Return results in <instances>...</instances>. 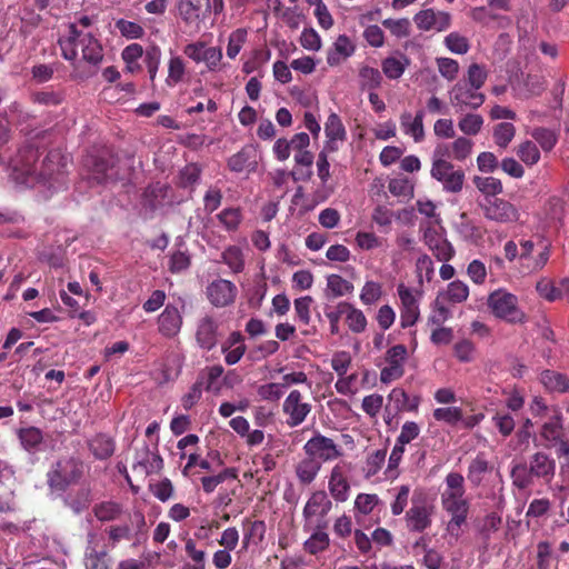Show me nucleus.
Segmentation results:
<instances>
[{"mask_svg": "<svg viewBox=\"0 0 569 569\" xmlns=\"http://www.w3.org/2000/svg\"><path fill=\"white\" fill-rule=\"evenodd\" d=\"M353 289L355 287L350 281L339 274L332 273L327 277V286L323 293L327 300H335L352 293Z\"/></svg>", "mask_w": 569, "mask_h": 569, "instance_id": "c756f323", "label": "nucleus"}, {"mask_svg": "<svg viewBox=\"0 0 569 569\" xmlns=\"http://www.w3.org/2000/svg\"><path fill=\"white\" fill-rule=\"evenodd\" d=\"M488 73L485 67L478 63H471L468 67L467 74L462 80H466L468 86L481 89L487 80Z\"/></svg>", "mask_w": 569, "mask_h": 569, "instance_id": "bf43d9fd", "label": "nucleus"}, {"mask_svg": "<svg viewBox=\"0 0 569 569\" xmlns=\"http://www.w3.org/2000/svg\"><path fill=\"white\" fill-rule=\"evenodd\" d=\"M359 82L362 90H376L381 86L382 74L376 68L363 66L359 70Z\"/></svg>", "mask_w": 569, "mask_h": 569, "instance_id": "a18cd8bd", "label": "nucleus"}, {"mask_svg": "<svg viewBox=\"0 0 569 569\" xmlns=\"http://www.w3.org/2000/svg\"><path fill=\"white\" fill-rule=\"evenodd\" d=\"M217 219L226 231L236 232L243 220L242 210L240 208H226L217 214Z\"/></svg>", "mask_w": 569, "mask_h": 569, "instance_id": "a19ab883", "label": "nucleus"}, {"mask_svg": "<svg viewBox=\"0 0 569 569\" xmlns=\"http://www.w3.org/2000/svg\"><path fill=\"white\" fill-rule=\"evenodd\" d=\"M540 437L546 448H553L565 437L563 416L558 407H553L549 419L540 428Z\"/></svg>", "mask_w": 569, "mask_h": 569, "instance_id": "aec40b11", "label": "nucleus"}, {"mask_svg": "<svg viewBox=\"0 0 569 569\" xmlns=\"http://www.w3.org/2000/svg\"><path fill=\"white\" fill-rule=\"evenodd\" d=\"M516 136V128L510 122H500L493 127L492 137L495 143L506 149Z\"/></svg>", "mask_w": 569, "mask_h": 569, "instance_id": "49530a36", "label": "nucleus"}, {"mask_svg": "<svg viewBox=\"0 0 569 569\" xmlns=\"http://www.w3.org/2000/svg\"><path fill=\"white\" fill-rule=\"evenodd\" d=\"M423 242L438 261L448 262L456 253L442 227L437 229L433 226H428L423 231Z\"/></svg>", "mask_w": 569, "mask_h": 569, "instance_id": "9b49d317", "label": "nucleus"}, {"mask_svg": "<svg viewBox=\"0 0 569 569\" xmlns=\"http://www.w3.org/2000/svg\"><path fill=\"white\" fill-rule=\"evenodd\" d=\"M381 296V284L376 281H367L361 289L360 300L363 305L370 306L379 301Z\"/></svg>", "mask_w": 569, "mask_h": 569, "instance_id": "680f3d73", "label": "nucleus"}, {"mask_svg": "<svg viewBox=\"0 0 569 569\" xmlns=\"http://www.w3.org/2000/svg\"><path fill=\"white\" fill-rule=\"evenodd\" d=\"M177 9L184 24L198 32L211 13V0H179Z\"/></svg>", "mask_w": 569, "mask_h": 569, "instance_id": "6e6552de", "label": "nucleus"}, {"mask_svg": "<svg viewBox=\"0 0 569 569\" xmlns=\"http://www.w3.org/2000/svg\"><path fill=\"white\" fill-rule=\"evenodd\" d=\"M93 513L99 521H113L120 518L122 515V506L116 501H102L94 505Z\"/></svg>", "mask_w": 569, "mask_h": 569, "instance_id": "4c0bfd02", "label": "nucleus"}, {"mask_svg": "<svg viewBox=\"0 0 569 569\" xmlns=\"http://www.w3.org/2000/svg\"><path fill=\"white\" fill-rule=\"evenodd\" d=\"M251 150L243 148L239 152L232 154L227 162L228 168L233 172H242L250 166Z\"/></svg>", "mask_w": 569, "mask_h": 569, "instance_id": "69168bd1", "label": "nucleus"}, {"mask_svg": "<svg viewBox=\"0 0 569 569\" xmlns=\"http://www.w3.org/2000/svg\"><path fill=\"white\" fill-rule=\"evenodd\" d=\"M442 509L450 515V520L447 523V531L449 535L459 538L461 526L466 523L470 503L466 498H441Z\"/></svg>", "mask_w": 569, "mask_h": 569, "instance_id": "4468645a", "label": "nucleus"}, {"mask_svg": "<svg viewBox=\"0 0 569 569\" xmlns=\"http://www.w3.org/2000/svg\"><path fill=\"white\" fill-rule=\"evenodd\" d=\"M491 469L492 466L488 461L486 453L478 452L468 466L467 479L473 487H479Z\"/></svg>", "mask_w": 569, "mask_h": 569, "instance_id": "c85d7f7f", "label": "nucleus"}, {"mask_svg": "<svg viewBox=\"0 0 569 569\" xmlns=\"http://www.w3.org/2000/svg\"><path fill=\"white\" fill-rule=\"evenodd\" d=\"M556 475V460L545 451H537L528 461L512 462L510 478L518 490L531 488L536 480L550 483Z\"/></svg>", "mask_w": 569, "mask_h": 569, "instance_id": "f03ea898", "label": "nucleus"}, {"mask_svg": "<svg viewBox=\"0 0 569 569\" xmlns=\"http://www.w3.org/2000/svg\"><path fill=\"white\" fill-rule=\"evenodd\" d=\"M325 133L327 141L325 147L330 152H337L339 150V142H343L347 139V131L340 117L336 112H331L325 123Z\"/></svg>", "mask_w": 569, "mask_h": 569, "instance_id": "4be33fe9", "label": "nucleus"}, {"mask_svg": "<svg viewBox=\"0 0 569 569\" xmlns=\"http://www.w3.org/2000/svg\"><path fill=\"white\" fill-rule=\"evenodd\" d=\"M218 337L219 322L213 316L206 315L197 321L194 338L201 349L212 350L218 343Z\"/></svg>", "mask_w": 569, "mask_h": 569, "instance_id": "a211bd4d", "label": "nucleus"}, {"mask_svg": "<svg viewBox=\"0 0 569 569\" xmlns=\"http://www.w3.org/2000/svg\"><path fill=\"white\" fill-rule=\"evenodd\" d=\"M430 174L442 184L443 190L447 192L458 193L462 190L465 172L461 169H456L448 160L435 159Z\"/></svg>", "mask_w": 569, "mask_h": 569, "instance_id": "0eeeda50", "label": "nucleus"}, {"mask_svg": "<svg viewBox=\"0 0 569 569\" xmlns=\"http://www.w3.org/2000/svg\"><path fill=\"white\" fill-rule=\"evenodd\" d=\"M223 373L224 369L221 365L207 366L198 372L196 382L204 391L218 395L222 389L221 378Z\"/></svg>", "mask_w": 569, "mask_h": 569, "instance_id": "5701e85b", "label": "nucleus"}, {"mask_svg": "<svg viewBox=\"0 0 569 569\" xmlns=\"http://www.w3.org/2000/svg\"><path fill=\"white\" fill-rule=\"evenodd\" d=\"M473 142L466 137H459L451 143V154L455 160H466L472 151Z\"/></svg>", "mask_w": 569, "mask_h": 569, "instance_id": "052dcab7", "label": "nucleus"}, {"mask_svg": "<svg viewBox=\"0 0 569 569\" xmlns=\"http://www.w3.org/2000/svg\"><path fill=\"white\" fill-rule=\"evenodd\" d=\"M307 456L321 461H331L342 456L341 449L331 438L317 433L303 446Z\"/></svg>", "mask_w": 569, "mask_h": 569, "instance_id": "2eb2a0df", "label": "nucleus"}, {"mask_svg": "<svg viewBox=\"0 0 569 569\" xmlns=\"http://www.w3.org/2000/svg\"><path fill=\"white\" fill-rule=\"evenodd\" d=\"M423 118L422 109L418 110L415 116L408 111L400 116V127L403 133L410 136L416 142H421L425 139Z\"/></svg>", "mask_w": 569, "mask_h": 569, "instance_id": "b1692460", "label": "nucleus"}, {"mask_svg": "<svg viewBox=\"0 0 569 569\" xmlns=\"http://www.w3.org/2000/svg\"><path fill=\"white\" fill-rule=\"evenodd\" d=\"M531 137L539 143L543 151L552 150L558 141L556 132L543 127L535 128L531 131Z\"/></svg>", "mask_w": 569, "mask_h": 569, "instance_id": "3c124183", "label": "nucleus"}, {"mask_svg": "<svg viewBox=\"0 0 569 569\" xmlns=\"http://www.w3.org/2000/svg\"><path fill=\"white\" fill-rule=\"evenodd\" d=\"M388 399L390 402H393L395 412L401 411H417L420 399L418 397L410 398L409 395L401 388H393Z\"/></svg>", "mask_w": 569, "mask_h": 569, "instance_id": "473e14b6", "label": "nucleus"}, {"mask_svg": "<svg viewBox=\"0 0 569 569\" xmlns=\"http://www.w3.org/2000/svg\"><path fill=\"white\" fill-rule=\"evenodd\" d=\"M491 313L509 323H525L526 313L519 308V299L507 289L499 288L489 293L487 299Z\"/></svg>", "mask_w": 569, "mask_h": 569, "instance_id": "423d86ee", "label": "nucleus"}, {"mask_svg": "<svg viewBox=\"0 0 569 569\" xmlns=\"http://www.w3.org/2000/svg\"><path fill=\"white\" fill-rule=\"evenodd\" d=\"M186 73V64L181 57H172L168 63V77L166 82L173 87L182 81Z\"/></svg>", "mask_w": 569, "mask_h": 569, "instance_id": "8fccbe9b", "label": "nucleus"}, {"mask_svg": "<svg viewBox=\"0 0 569 569\" xmlns=\"http://www.w3.org/2000/svg\"><path fill=\"white\" fill-rule=\"evenodd\" d=\"M409 63V59L405 54H401L399 58L388 57L383 59L381 62V68L382 72L388 79L396 80L403 74Z\"/></svg>", "mask_w": 569, "mask_h": 569, "instance_id": "c9c22d12", "label": "nucleus"}, {"mask_svg": "<svg viewBox=\"0 0 569 569\" xmlns=\"http://www.w3.org/2000/svg\"><path fill=\"white\" fill-rule=\"evenodd\" d=\"M345 315L346 323L350 331L355 333H361L366 330L367 318L360 309H357L351 303H349V308Z\"/></svg>", "mask_w": 569, "mask_h": 569, "instance_id": "de8ad7c7", "label": "nucleus"}, {"mask_svg": "<svg viewBox=\"0 0 569 569\" xmlns=\"http://www.w3.org/2000/svg\"><path fill=\"white\" fill-rule=\"evenodd\" d=\"M446 47L456 54H465L469 51L470 44L466 37L458 32H451L445 38Z\"/></svg>", "mask_w": 569, "mask_h": 569, "instance_id": "0e129e2a", "label": "nucleus"}, {"mask_svg": "<svg viewBox=\"0 0 569 569\" xmlns=\"http://www.w3.org/2000/svg\"><path fill=\"white\" fill-rule=\"evenodd\" d=\"M83 462L76 457H63L57 460L47 473V485L52 491L64 492L76 485L83 476Z\"/></svg>", "mask_w": 569, "mask_h": 569, "instance_id": "20e7f679", "label": "nucleus"}, {"mask_svg": "<svg viewBox=\"0 0 569 569\" xmlns=\"http://www.w3.org/2000/svg\"><path fill=\"white\" fill-rule=\"evenodd\" d=\"M397 292L401 302L400 306V323L402 328L412 327L419 319L420 310L418 299L413 295L412 289L403 283H399Z\"/></svg>", "mask_w": 569, "mask_h": 569, "instance_id": "f3484780", "label": "nucleus"}, {"mask_svg": "<svg viewBox=\"0 0 569 569\" xmlns=\"http://www.w3.org/2000/svg\"><path fill=\"white\" fill-rule=\"evenodd\" d=\"M87 446L91 455L97 460H107L111 458L116 451L114 439L107 433H97L87 441Z\"/></svg>", "mask_w": 569, "mask_h": 569, "instance_id": "393cba45", "label": "nucleus"}, {"mask_svg": "<svg viewBox=\"0 0 569 569\" xmlns=\"http://www.w3.org/2000/svg\"><path fill=\"white\" fill-rule=\"evenodd\" d=\"M30 100L32 103L36 104L44 107H57L63 102L64 92L63 90H53L46 88L42 90L31 92Z\"/></svg>", "mask_w": 569, "mask_h": 569, "instance_id": "f704fd0d", "label": "nucleus"}, {"mask_svg": "<svg viewBox=\"0 0 569 569\" xmlns=\"http://www.w3.org/2000/svg\"><path fill=\"white\" fill-rule=\"evenodd\" d=\"M161 60V49L158 46H151L146 50L143 61L147 66L150 80L156 79Z\"/></svg>", "mask_w": 569, "mask_h": 569, "instance_id": "e2e57ef3", "label": "nucleus"}, {"mask_svg": "<svg viewBox=\"0 0 569 569\" xmlns=\"http://www.w3.org/2000/svg\"><path fill=\"white\" fill-rule=\"evenodd\" d=\"M433 418L437 421L446 422L450 426H456L462 420V410L459 407H443L433 410Z\"/></svg>", "mask_w": 569, "mask_h": 569, "instance_id": "6e6d98bb", "label": "nucleus"}, {"mask_svg": "<svg viewBox=\"0 0 569 569\" xmlns=\"http://www.w3.org/2000/svg\"><path fill=\"white\" fill-rule=\"evenodd\" d=\"M476 188L486 196V198H496L495 196L503 191L502 182L495 177H479L473 178Z\"/></svg>", "mask_w": 569, "mask_h": 569, "instance_id": "79ce46f5", "label": "nucleus"}, {"mask_svg": "<svg viewBox=\"0 0 569 569\" xmlns=\"http://www.w3.org/2000/svg\"><path fill=\"white\" fill-rule=\"evenodd\" d=\"M492 422L502 437H509L516 427L513 417L505 411L496 412V415L492 417Z\"/></svg>", "mask_w": 569, "mask_h": 569, "instance_id": "13d9d810", "label": "nucleus"}, {"mask_svg": "<svg viewBox=\"0 0 569 569\" xmlns=\"http://www.w3.org/2000/svg\"><path fill=\"white\" fill-rule=\"evenodd\" d=\"M158 331L166 338H174L179 335L183 318L178 307L172 303H168L163 311L158 317Z\"/></svg>", "mask_w": 569, "mask_h": 569, "instance_id": "412c9836", "label": "nucleus"}, {"mask_svg": "<svg viewBox=\"0 0 569 569\" xmlns=\"http://www.w3.org/2000/svg\"><path fill=\"white\" fill-rule=\"evenodd\" d=\"M332 508V502L323 490L316 491L311 495L303 508V517L310 519L316 515L326 517Z\"/></svg>", "mask_w": 569, "mask_h": 569, "instance_id": "cd10ccee", "label": "nucleus"}, {"mask_svg": "<svg viewBox=\"0 0 569 569\" xmlns=\"http://www.w3.org/2000/svg\"><path fill=\"white\" fill-rule=\"evenodd\" d=\"M38 159L39 151L33 146L20 148L14 158L9 159L12 179L18 183L32 186L38 181H50L54 176L64 172L66 157L59 150H50L40 164Z\"/></svg>", "mask_w": 569, "mask_h": 569, "instance_id": "f257e3e1", "label": "nucleus"}, {"mask_svg": "<svg viewBox=\"0 0 569 569\" xmlns=\"http://www.w3.org/2000/svg\"><path fill=\"white\" fill-rule=\"evenodd\" d=\"M17 435L23 449L29 452L36 451L43 440L42 431L32 426L20 428Z\"/></svg>", "mask_w": 569, "mask_h": 569, "instance_id": "e433bc0d", "label": "nucleus"}, {"mask_svg": "<svg viewBox=\"0 0 569 569\" xmlns=\"http://www.w3.org/2000/svg\"><path fill=\"white\" fill-rule=\"evenodd\" d=\"M540 382L550 392L569 393V377L565 373L546 369L540 373Z\"/></svg>", "mask_w": 569, "mask_h": 569, "instance_id": "7c9ffc66", "label": "nucleus"}, {"mask_svg": "<svg viewBox=\"0 0 569 569\" xmlns=\"http://www.w3.org/2000/svg\"><path fill=\"white\" fill-rule=\"evenodd\" d=\"M442 300L451 303H461L469 297V287L461 280L451 281L445 292L439 295Z\"/></svg>", "mask_w": 569, "mask_h": 569, "instance_id": "58836bf2", "label": "nucleus"}, {"mask_svg": "<svg viewBox=\"0 0 569 569\" xmlns=\"http://www.w3.org/2000/svg\"><path fill=\"white\" fill-rule=\"evenodd\" d=\"M201 176V168L197 163H188L179 174L180 187L187 188L196 184Z\"/></svg>", "mask_w": 569, "mask_h": 569, "instance_id": "774afa93", "label": "nucleus"}, {"mask_svg": "<svg viewBox=\"0 0 569 569\" xmlns=\"http://www.w3.org/2000/svg\"><path fill=\"white\" fill-rule=\"evenodd\" d=\"M446 488L441 492V498L452 499V498H465L466 488H465V478L459 472H449L445 479Z\"/></svg>", "mask_w": 569, "mask_h": 569, "instance_id": "72a5a7b5", "label": "nucleus"}, {"mask_svg": "<svg viewBox=\"0 0 569 569\" xmlns=\"http://www.w3.org/2000/svg\"><path fill=\"white\" fill-rule=\"evenodd\" d=\"M433 505L412 498L411 507L406 511L405 521L409 532L422 533L432 525Z\"/></svg>", "mask_w": 569, "mask_h": 569, "instance_id": "1a4fd4ad", "label": "nucleus"}, {"mask_svg": "<svg viewBox=\"0 0 569 569\" xmlns=\"http://www.w3.org/2000/svg\"><path fill=\"white\" fill-rule=\"evenodd\" d=\"M311 409V403L303 401V396L299 390H291L282 403V412L287 417V426L295 428L302 425Z\"/></svg>", "mask_w": 569, "mask_h": 569, "instance_id": "ddd939ff", "label": "nucleus"}, {"mask_svg": "<svg viewBox=\"0 0 569 569\" xmlns=\"http://www.w3.org/2000/svg\"><path fill=\"white\" fill-rule=\"evenodd\" d=\"M61 54L66 60L73 61L78 57L77 47H81L82 59L93 67L103 61V48L91 33H82L74 23L69 26V34L59 39Z\"/></svg>", "mask_w": 569, "mask_h": 569, "instance_id": "7ed1b4c3", "label": "nucleus"}, {"mask_svg": "<svg viewBox=\"0 0 569 569\" xmlns=\"http://www.w3.org/2000/svg\"><path fill=\"white\" fill-rule=\"evenodd\" d=\"M328 488L330 495L336 501L345 502L348 500L350 485L342 468L339 465L335 466L331 470Z\"/></svg>", "mask_w": 569, "mask_h": 569, "instance_id": "a878e982", "label": "nucleus"}, {"mask_svg": "<svg viewBox=\"0 0 569 569\" xmlns=\"http://www.w3.org/2000/svg\"><path fill=\"white\" fill-rule=\"evenodd\" d=\"M483 126V118L477 113H467L458 122L460 131L467 136H477Z\"/></svg>", "mask_w": 569, "mask_h": 569, "instance_id": "09e8293b", "label": "nucleus"}, {"mask_svg": "<svg viewBox=\"0 0 569 569\" xmlns=\"http://www.w3.org/2000/svg\"><path fill=\"white\" fill-rule=\"evenodd\" d=\"M517 156L527 166H533L540 160V151L535 142L527 140L517 148Z\"/></svg>", "mask_w": 569, "mask_h": 569, "instance_id": "603ef678", "label": "nucleus"}, {"mask_svg": "<svg viewBox=\"0 0 569 569\" xmlns=\"http://www.w3.org/2000/svg\"><path fill=\"white\" fill-rule=\"evenodd\" d=\"M244 533H243V545L247 547L250 542L254 545H259L264 539L266 533V523L263 520H254L250 521L249 519L244 520Z\"/></svg>", "mask_w": 569, "mask_h": 569, "instance_id": "ea45409f", "label": "nucleus"}, {"mask_svg": "<svg viewBox=\"0 0 569 569\" xmlns=\"http://www.w3.org/2000/svg\"><path fill=\"white\" fill-rule=\"evenodd\" d=\"M117 163L118 157L108 148L91 152L83 160L89 181L97 184L118 180Z\"/></svg>", "mask_w": 569, "mask_h": 569, "instance_id": "39448f33", "label": "nucleus"}, {"mask_svg": "<svg viewBox=\"0 0 569 569\" xmlns=\"http://www.w3.org/2000/svg\"><path fill=\"white\" fill-rule=\"evenodd\" d=\"M480 89L468 86L466 80H459L450 90V102L459 110L478 109L486 100Z\"/></svg>", "mask_w": 569, "mask_h": 569, "instance_id": "f8f14e48", "label": "nucleus"}, {"mask_svg": "<svg viewBox=\"0 0 569 569\" xmlns=\"http://www.w3.org/2000/svg\"><path fill=\"white\" fill-rule=\"evenodd\" d=\"M486 219L497 223H513L519 220L520 213L515 204L501 198H486L481 203Z\"/></svg>", "mask_w": 569, "mask_h": 569, "instance_id": "9d476101", "label": "nucleus"}, {"mask_svg": "<svg viewBox=\"0 0 569 569\" xmlns=\"http://www.w3.org/2000/svg\"><path fill=\"white\" fill-rule=\"evenodd\" d=\"M413 21L421 31L441 32L450 27L451 16L448 12L425 9L415 14Z\"/></svg>", "mask_w": 569, "mask_h": 569, "instance_id": "6ab92c4d", "label": "nucleus"}, {"mask_svg": "<svg viewBox=\"0 0 569 569\" xmlns=\"http://www.w3.org/2000/svg\"><path fill=\"white\" fill-rule=\"evenodd\" d=\"M137 466L141 467L147 475L157 473L163 468V460L156 448L152 451L147 443L136 452Z\"/></svg>", "mask_w": 569, "mask_h": 569, "instance_id": "bb28decb", "label": "nucleus"}, {"mask_svg": "<svg viewBox=\"0 0 569 569\" xmlns=\"http://www.w3.org/2000/svg\"><path fill=\"white\" fill-rule=\"evenodd\" d=\"M329 536L325 531H316L311 535V537L305 542V549L310 555H317L319 552L325 551L329 547Z\"/></svg>", "mask_w": 569, "mask_h": 569, "instance_id": "4d7b16f0", "label": "nucleus"}, {"mask_svg": "<svg viewBox=\"0 0 569 569\" xmlns=\"http://www.w3.org/2000/svg\"><path fill=\"white\" fill-rule=\"evenodd\" d=\"M247 30L242 28L236 29L229 34L227 46L228 58L234 59L239 54L241 48L247 41Z\"/></svg>", "mask_w": 569, "mask_h": 569, "instance_id": "5fc2aeb1", "label": "nucleus"}, {"mask_svg": "<svg viewBox=\"0 0 569 569\" xmlns=\"http://www.w3.org/2000/svg\"><path fill=\"white\" fill-rule=\"evenodd\" d=\"M321 469V462L313 457L307 456L300 460L296 468V476L301 485H310L318 476Z\"/></svg>", "mask_w": 569, "mask_h": 569, "instance_id": "2f4dec72", "label": "nucleus"}, {"mask_svg": "<svg viewBox=\"0 0 569 569\" xmlns=\"http://www.w3.org/2000/svg\"><path fill=\"white\" fill-rule=\"evenodd\" d=\"M221 261L226 263L232 272L240 273L244 269V258L242 250L237 246H229L221 253Z\"/></svg>", "mask_w": 569, "mask_h": 569, "instance_id": "c03bdc74", "label": "nucleus"}, {"mask_svg": "<svg viewBox=\"0 0 569 569\" xmlns=\"http://www.w3.org/2000/svg\"><path fill=\"white\" fill-rule=\"evenodd\" d=\"M237 477H238L237 469L224 468L218 475L202 477L200 479L202 490L206 493H212L220 483H222L227 479H237Z\"/></svg>", "mask_w": 569, "mask_h": 569, "instance_id": "37998d69", "label": "nucleus"}, {"mask_svg": "<svg viewBox=\"0 0 569 569\" xmlns=\"http://www.w3.org/2000/svg\"><path fill=\"white\" fill-rule=\"evenodd\" d=\"M116 29L127 39H141L144 36V29L137 22L126 19H118L114 23Z\"/></svg>", "mask_w": 569, "mask_h": 569, "instance_id": "864d4df0", "label": "nucleus"}, {"mask_svg": "<svg viewBox=\"0 0 569 569\" xmlns=\"http://www.w3.org/2000/svg\"><path fill=\"white\" fill-rule=\"evenodd\" d=\"M237 292L236 284L226 279L213 280L206 288L208 300L217 308L232 305L236 300Z\"/></svg>", "mask_w": 569, "mask_h": 569, "instance_id": "dca6fc26", "label": "nucleus"}, {"mask_svg": "<svg viewBox=\"0 0 569 569\" xmlns=\"http://www.w3.org/2000/svg\"><path fill=\"white\" fill-rule=\"evenodd\" d=\"M382 26L387 28L395 37L406 38L410 34V21L407 18L385 19Z\"/></svg>", "mask_w": 569, "mask_h": 569, "instance_id": "338daca9", "label": "nucleus"}]
</instances>
